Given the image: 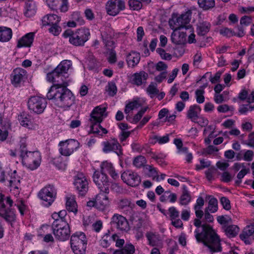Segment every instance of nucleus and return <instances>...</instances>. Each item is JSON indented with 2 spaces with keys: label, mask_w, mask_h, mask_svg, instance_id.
<instances>
[{
  "label": "nucleus",
  "mask_w": 254,
  "mask_h": 254,
  "mask_svg": "<svg viewBox=\"0 0 254 254\" xmlns=\"http://www.w3.org/2000/svg\"><path fill=\"white\" fill-rule=\"evenodd\" d=\"M194 225L196 227L194 233L197 242L203 243L211 253L221 251L220 239L210 225H201V221L199 218L194 219Z\"/></svg>",
  "instance_id": "f257e3e1"
},
{
  "label": "nucleus",
  "mask_w": 254,
  "mask_h": 254,
  "mask_svg": "<svg viewBox=\"0 0 254 254\" xmlns=\"http://www.w3.org/2000/svg\"><path fill=\"white\" fill-rule=\"evenodd\" d=\"M47 97L50 100H54L58 106L65 110L68 109L74 103L75 101L72 93L65 87L51 86Z\"/></svg>",
  "instance_id": "f03ea898"
},
{
  "label": "nucleus",
  "mask_w": 254,
  "mask_h": 254,
  "mask_svg": "<svg viewBox=\"0 0 254 254\" xmlns=\"http://www.w3.org/2000/svg\"><path fill=\"white\" fill-rule=\"evenodd\" d=\"M71 66L70 61H62L53 71L47 74V80L55 83L53 86L67 87L69 82V80L67 79V71Z\"/></svg>",
  "instance_id": "7ed1b4c3"
},
{
  "label": "nucleus",
  "mask_w": 254,
  "mask_h": 254,
  "mask_svg": "<svg viewBox=\"0 0 254 254\" xmlns=\"http://www.w3.org/2000/svg\"><path fill=\"white\" fill-rule=\"evenodd\" d=\"M20 157L24 165L31 170L36 169L40 165L41 155L39 151H28L25 143L20 146Z\"/></svg>",
  "instance_id": "20e7f679"
},
{
  "label": "nucleus",
  "mask_w": 254,
  "mask_h": 254,
  "mask_svg": "<svg viewBox=\"0 0 254 254\" xmlns=\"http://www.w3.org/2000/svg\"><path fill=\"white\" fill-rule=\"evenodd\" d=\"M64 38H68L69 43L75 46H82L90 36L89 29L82 28L75 31L71 29L66 30L63 34Z\"/></svg>",
  "instance_id": "39448f33"
},
{
  "label": "nucleus",
  "mask_w": 254,
  "mask_h": 254,
  "mask_svg": "<svg viewBox=\"0 0 254 254\" xmlns=\"http://www.w3.org/2000/svg\"><path fill=\"white\" fill-rule=\"evenodd\" d=\"M87 243L86 237L83 232H76L71 236V248L75 254H85Z\"/></svg>",
  "instance_id": "423d86ee"
},
{
  "label": "nucleus",
  "mask_w": 254,
  "mask_h": 254,
  "mask_svg": "<svg viewBox=\"0 0 254 254\" xmlns=\"http://www.w3.org/2000/svg\"><path fill=\"white\" fill-rule=\"evenodd\" d=\"M52 227L54 235L59 240L64 241L69 237L70 231L67 222L63 221L61 219L54 221Z\"/></svg>",
  "instance_id": "0eeeda50"
},
{
  "label": "nucleus",
  "mask_w": 254,
  "mask_h": 254,
  "mask_svg": "<svg viewBox=\"0 0 254 254\" xmlns=\"http://www.w3.org/2000/svg\"><path fill=\"white\" fill-rule=\"evenodd\" d=\"M192 12L191 10H188L186 12L182 13L179 16L173 15L169 21L170 28L172 29H181L185 28L186 29L191 28L189 23L191 16Z\"/></svg>",
  "instance_id": "6e6552de"
},
{
  "label": "nucleus",
  "mask_w": 254,
  "mask_h": 254,
  "mask_svg": "<svg viewBox=\"0 0 254 254\" xmlns=\"http://www.w3.org/2000/svg\"><path fill=\"white\" fill-rule=\"evenodd\" d=\"M47 105L46 99L38 96L31 97L27 102L29 110L37 114H42L46 108Z\"/></svg>",
  "instance_id": "1a4fd4ad"
},
{
  "label": "nucleus",
  "mask_w": 254,
  "mask_h": 254,
  "mask_svg": "<svg viewBox=\"0 0 254 254\" xmlns=\"http://www.w3.org/2000/svg\"><path fill=\"white\" fill-rule=\"evenodd\" d=\"M59 146L60 153L62 155L67 157L71 155L79 148L80 143L77 140L68 139L60 141Z\"/></svg>",
  "instance_id": "9d476101"
},
{
  "label": "nucleus",
  "mask_w": 254,
  "mask_h": 254,
  "mask_svg": "<svg viewBox=\"0 0 254 254\" xmlns=\"http://www.w3.org/2000/svg\"><path fill=\"white\" fill-rule=\"evenodd\" d=\"M57 192L53 186H48L43 188L39 192V198L44 202L43 203L46 206H50L54 201Z\"/></svg>",
  "instance_id": "9b49d317"
},
{
  "label": "nucleus",
  "mask_w": 254,
  "mask_h": 254,
  "mask_svg": "<svg viewBox=\"0 0 254 254\" xmlns=\"http://www.w3.org/2000/svg\"><path fill=\"white\" fill-rule=\"evenodd\" d=\"M74 185L80 195H84L88 190V181L86 176L78 172L74 177Z\"/></svg>",
  "instance_id": "f8f14e48"
},
{
  "label": "nucleus",
  "mask_w": 254,
  "mask_h": 254,
  "mask_svg": "<svg viewBox=\"0 0 254 254\" xmlns=\"http://www.w3.org/2000/svg\"><path fill=\"white\" fill-rule=\"evenodd\" d=\"M93 180L100 190L109 193L110 183L105 174L95 171L93 175Z\"/></svg>",
  "instance_id": "ddd939ff"
},
{
  "label": "nucleus",
  "mask_w": 254,
  "mask_h": 254,
  "mask_svg": "<svg viewBox=\"0 0 254 254\" xmlns=\"http://www.w3.org/2000/svg\"><path fill=\"white\" fill-rule=\"evenodd\" d=\"M27 78L26 70L21 67H17L13 70L10 74V81L14 87H19Z\"/></svg>",
  "instance_id": "4468645a"
},
{
  "label": "nucleus",
  "mask_w": 254,
  "mask_h": 254,
  "mask_svg": "<svg viewBox=\"0 0 254 254\" xmlns=\"http://www.w3.org/2000/svg\"><path fill=\"white\" fill-rule=\"evenodd\" d=\"M121 179L125 183L132 187L138 186L141 182L140 177L131 170L124 172L121 175Z\"/></svg>",
  "instance_id": "2eb2a0df"
},
{
  "label": "nucleus",
  "mask_w": 254,
  "mask_h": 254,
  "mask_svg": "<svg viewBox=\"0 0 254 254\" xmlns=\"http://www.w3.org/2000/svg\"><path fill=\"white\" fill-rule=\"evenodd\" d=\"M125 2L123 0H110L106 4L107 13L112 16H116L119 12L125 9Z\"/></svg>",
  "instance_id": "dca6fc26"
},
{
  "label": "nucleus",
  "mask_w": 254,
  "mask_h": 254,
  "mask_svg": "<svg viewBox=\"0 0 254 254\" xmlns=\"http://www.w3.org/2000/svg\"><path fill=\"white\" fill-rule=\"evenodd\" d=\"M111 224L118 231L127 232L129 230V226L126 217L116 213L111 218Z\"/></svg>",
  "instance_id": "f3484780"
},
{
  "label": "nucleus",
  "mask_w": 254,
  "mask_h": 254,
  "mask_svg": "<svg viewBox=\"0 0 254 254\" xmlns=\"http://www.w3.org/2000/svg\"><path fill=\"white\" fill-rule=\"evenodd\" d=\"M3 200L4 195L0 192V217L8 223H11L15 220V214L11 209L6 208Z\"/></svg>",
  "instance_id": "a211bd4d"
},
{
  "label": "nucleus",
  "mask_w": 254,
  "mask_h": 254,
  "mask_svg": "<svg viewBox=\"0 0 254 254\" xmlns=\"http://www.w3.org/2000/svg\"><path fill=\"white\" fill-rule=\"evenodd\" d=\"M102 144V150L104 153H108L113 151L119 156L123 154L122 146L115 138L104 141Z\"/></svg>",
  "instance_id": "6ab92c4d"
},
{
  "label": "nucleus",
  "mask_w": 254,
  "mask_h": 254,
  "mask_svg": "<svg viewBox=\"0 0 254 254\" xmlns=\"http://www.w3.org/2000/svg\"><path fill=\"white\" fill-rule=\"evenodd\" d=\"M107 108L102 105L96 107L90 114V123H101L107 116Z\"/></svg>",
  "instance_id": "aec40b11"
},
{
  "label": "nucleus",
  "mask_w": 254,
  "mask_h": 254,
  "mask_svg": "<svg viewBox=\"0 0 254 254\" xmlns=\"http://www.w3.org/2000/svg\"><path fill=\"white\" fill-rule=\"evenodd\" d=\"M180 29H174L171 34V41L177 45H183L187 41V34L184 31H179Z\"/></svg>",
  "instance_id": "412c9836"
},
{
  "label": "nucleus",
  "mask_w": 254,
  "mask_h": 254,
  "mask_svg": "<svg viewBox=\"0 0 254 254\" xmlns=\"http://www.w3.org/2000/svg\"><path fill=\"white\" fill-rule=\"evenodd\" d=\"M146 237L150 246L158 247L162 244L163 238L158 233L148 232L146 234Z\"/></svg>",
  "instance_id": "4be33fe9"
},
{
  "label": "nucleus",
  "mask_w": 254,
  "mask_h": 254,
  "mask_svg": "<svg viewBox=\"0 0 254 254\" xmlns=\"http://www.w3.org/2000/svg\"><path fill=\"white\" fill-rule=\"evenodd\" d=\"M34 38V33L30 32L22 37L18 41L17 47H30L32 44Z\"/></svg>",
  "instance_id": "5701e85b"
},
{
  "label": "nucleus",
  "mask_w": 254,
  "mask_h": 254,
  "mask_svg": "<svg viewBox=\"0 0 254 254\" xmlns=\"http://www.w3.org/2000/svg\"><path fill=\"white\" fill-rule=\"evenodd\" d=\"M20 183V178L17 175L16 171L14 170L11 173L9 180V186L10 188V190H15L16 193L18 192Z\"/></svg>",
  "instance_id": "b1692460"
},
{
  "label": "nucleus",
  "mask_w": 254,
  "mask_h": 254,
  "mask_svg": "<svg viewBox=\"0 0 254 254\" xmlns=\"http://www.w3.org/2000/svg\"><path fill=\"white\" fill-rule=\"evenodd\" d=\"M100 192L97 194L96 199L97 200V204H99L98 208L104 210L109 204V201L107 194L109 193L100 190Z\"/></svg>",
  "instance_id": "393cba45"
},
{
  "label": "nucleus",
  "mask_w": 254,
  "mask_h": 254,
  "mask_svg": "<svg viewBox=\"0 0 254 254\" xmlns=\"http://www.w3.org/2000/svg\"><path fill=\"white\" fill-rule=\"evenodd\" d=\"M12 31L11 28L0 26V42L5 43L9 42L12 37Z\"/></svg>",
  "instance_id": "a878e982"
},
{
  "label": "nucleus",
  "mask_w": 254,
  "mask_h": 254,
  "mask_svg": "<svg viewBox=\"0 0 254 254\" xmlns=\"http://www.w3.org/2000/svg\"><path fill=\"white\" fill-rule=\"evenodd\" d=\"M41 21L43 26L52 25L59 23L61 17L56 14H47L42 18Z\"/></svg>",
  "instance_id": "bb28decb"
},
{
  "label": "nucleus",
  "mask_w": 254,
  "mask_h": 254,
  "mask_svg": "<svg viewBox=\"0 0 254 254\" xmlns=\"http://www.w3.org/2000/svg\"><path fill=\"white\" fill-rule=\"evenodd\" d=\"M201 111V109L198 105H193L190 106L187 112V117L193 122H196L198 119V114Z\"/></svg>",
  "instance_id": "cd10ccee"
},
{
  "label": "nucleus",
  "mask_w": 254,
  "mask_h": 254,
  "mask_svg": "<svg viewBox=\"0 0 254 254\" xmlns=\"http://www.w3.org/2000/svg\"><path fill=\"white\" fill-rule=\"evenodd\" d=\"M127 62L129 66L134 67L140 61V55L135 52H131L127 56Z\"/></svg>",
  "instance_id": "c85d7f7f"
},
{
  "label": "nucleus",
  "mask_w": 254,
  "mask_h": 254,
  "mask_svg": "<svg viewBox=\"0 0 254 254\" xmlns=\"http://www.w3.org/2000/svg\"><path fill=\"white\" fill-rule=\"evenodd\" d=\"M66 208L68 211L76 214L77 211V205L73 195H69L66 197Z\"/></svg>",
  "instance_id": "c756f323"
},
{
  "label": "nucleus",
  "mask_w": 254,
  "mask_h": 254,
  "mask_svg": "<svg viewBox=\"0 0 254 254\" xmlns=\"http://www.w3.org/2000/svg\"><path fill=\"white\" fill-rule=\"evenodd\" d=\"M148 74L144 71L134 73L131 77L132 82L136 85H140L143 81L146 80Z\"/></svg>",
  "instance_id": "7c9ffc66"
},
{
  "label": "nucleus",
  "mask_w": 254,
  "mask_h": 254,
  "mask_svg": "<svg viewBox=\"0 0 254 254\" xmlns=\"http://www.w3.org/2000/svg\"><path fill=\"white\" fill-rule=\"evenodd\" d=\"M191 200L190 192L186 188H184L182 194L179 198V203L181 205H187Z\"/></svg>",
  "instance_id": "2f4dec72"
},
{
  "label": "nucleus",
  "mask_w": 254,
  "mask_h": 254,
  "mask_svg": "<svg viewBox=\"0 0 254 254\" xmlns=\"http://www.w3.org/2000/svg\"><path fill=\"white\" fill-rule=\"evenodd\" d=\"M36 12V6L35 2L28 0L25 4V11L24 12L26 16L30 17L33 16Z\"/></svg>",
  "instance_id": "473e14b6"
},
{
  "label": "nucleus",
  "mask_w": 254,
  "mask_h": 254,
  "mask_svg": "<svg viewBox=\"0 0 254 254\" xmlns=\"http://www.w3.org/2000/svg\"><path fill=\"white\" fill-rule=\"evenodd\" d=\"M210 24L207 21L200 22L197 25V32L198 35L203 36L207 33L210 28Z\"/></svg>",
  "instance_id": "72a5a7b5"
},
{
  "label": "nucleus",
  "mask_w": 254,
  "mask_h": 254,
  "mask_svg": "<svg viewBox=\"0 0 254 254\" xmlns=\"http://www.w3.org/2000/svg\"><path fill=\"white\" fill-rule=\"evenodd\" d=\"M143 104L142 101L140 99H136L130 102L127 104L125 108V112L126 114H128L130 111L138 109Z\"/></svg>",
  "instance_id": "f704fd0d"
},
{
  "label": "nucleus",
  "mask_w": 254,
  "mask_h": 254,
  "mask_svg": "<svg viewBox=\"0 0 254 254\" xmlns=\"http://www.w3.org/2000/svg\"><path fill=\"white\" fill-rule=\"evenodd\" d=\"M177 199V195L175 193H172L170 191H166L164 194L160 197V200L161 202L166 201L169 200L171 203H174Z\"/></svg>",
  "instance_id": "c9c22d12"
},
{
  "label": "nucleus",
  "mask_w": 254,
  "mask_h": 254,
  "mask_svg": "<svg viewBox=\"0 0 254 254\" xmlns=\"http://www.w3.org/2000/svg\"><path fill=\"white\" fill-rule=\"evenodd\" d=\"M199 6L204 10H209L215 6L214 0H197Z\"/></svg>",
  "instance_id": "e433bc0d"
},
{
  "label": "nucleus",
  "mask_w": 254,
  "mask_h": 254,
  "mask_svg": "<svg viewBox=\"0 0 254 254\" xmlns=\"http://www.w3.org/2000/svg\"><path fill=\"white\" fill-rule=\"evenodd\" d=\"M134 251V247L132 245L127 244L123 249L115 251L113 254H133Z\"/></svg>",
  "instance_id": "4c0bfd02"
},
{
  "label": "nucleus",
  "mask_w": 254,
  "mask_h": 254,
  "mask_svg": "<svg viewBox=\"0 0 254 254\" xmlns=\"http://www.w3.org/2000/svg\"><path fill=\"white\" fill-rule=\"evenodd\" d=\"M18 120L21 126L31 128V121L27 114L24 113L21 114L18 116Z\"/></svg>",
  "instance_id": "58836bf2"
},
{
  "label": "nucleus",
  "mask_w": 254,
  "mask_h": 254,
  "mask_svg": "<svg viewBox=\"0 0 254 254\" xmlns=\"http://www.w3.org/2000/svg\"><path fill=\"white\" fill-rule=\"evenodd\" d=\"M225 231L229 237H235L239 232V228L235 225H229L226 227Z\"/></svg>",
  "instance_id": "ea45409f"
},
{
  "label": "nucleus",
  "mask_w": 254,
  "mask_h": 254,
  "mask_svg": "<svg viewBox=\"0 0 254 254\" xmlns=\"http://www.w3.org/2000/svg\"><path fill=\"white\" fill-rule=\"evenodd\" d=\"M217 200L215 198H211L209 200L208 207L205 210L214 213L217 211Z\"/></svg>",
  "instance_id": "a19ab883"
},
{
  "label": "nucleus",
  "mask_w": 254,
  "mask_h": 254,
  "mask_svg": "<svg viewBox=\"0 0 254 254\" xmlns=\"http://www.w3.org/2000/svg\"><path fill=\"white\" fill-rule=\"evenodd\" d=\"M146 163L145 158L141 155L134 158L133 161V165L136 168H140L143 166Z\"/></svg>",
  "instance_id": "79ce46f5"
},
{
  "label": "nucleus",
  "mask_w": 254,
  "mask_h": 254,
  "mask_svg": "<svg viewBox=\"0 0 254 254\" xmlns=\"http://www.w3.org/2000/svg\"><path fill=\"white\" fill-rule=\"evenodd\" d=\"M147 92L151 98L154 97L159 92L156 85L153 83L150 84L146 89Z\"/></svg>",
  "instance_id": "37998d69"
},
{
  "label": "nucleus",
  "mask_w": 254,
  "mask_h": 254,
  "mask_svg": "<svg viewBox=\"0 0 254 254\" xmlns=\"http://www.w3.org/2000/svg\"><path fill=\"white\" fill-rule=\"evenodd\" d=\"M66 211L65 210L60 211L58 213H54L52 216V218L55 220L54 221H57L61 219L62 221L67 222L66 220Z\"/></svg>",
  "instance_id": "c03bdc74"
},
{
  "label": "nucleus",
  "mask_w": 254,
  "mask_h": 254,
  "mask_svg": "<svg viewBox=\"0 0 254 254\" xmlns=\"http://www.w3.org/2000/svg\"><path fill=\"white\" fill-rule=\"evenodd\" d=\"M254 225H250L247 226L243 230L242 233L240 235H242V237L245 238V236L250 237L252 235H254Z\"/></svg>",
  "instance_id": "a18cd8bd"
},
{
  "label": "nucleus",
  "mask_w": 254,
  "mask_h": 254,
  "mask_svg": "<svg viewBox=\"0 0 254 254\" xmlns=\"http://www.w3.org/2000/svg\"><path fill=\"white\" fill-rule=\"evenodd\" d=\"M128 3L130 8L134 10H138L142 6V3L138 0H129Z\"/></svg>",
  "instance_id": "49530a36"
},
{
  "label": "nucleus",
  "mask_w": 254,
  "mask_h": 254,
  "mask_svg": "<svg viewBox=\"0 0 254 254\" xmlns=\"http://www.w3.org/2000/svg\"><path fill=\"white\" fill-rule=\"evenodd\" d=\"M106 91L109 95L114 96L117 93V89L114 82H109L106 86Z\"/></svg>",
  "instance_id": "de8ad7c7"
},
{
  "label": "nucleus",
  "mask_w": 254,
  "mask_h": 254,
  "mask_svg": "<svg viewBox=\"0 0 254 254\" xmlns=\"http://www.w3.org/2000/svg\"><path fill=\"white\" fill-rule=\"evenodd\" d=\"M156 52L160 55L161 59L163 60L170 61L172 58V56L171 54L166 53L165 51L162 48H157L156 49Z\"/></svg>",
  "instance_id": "09e8293b"
},
{
  "label": "nucleus",
  "mask_w": 254,
  "mask_h": 254,
  "mask_svg": "<svg viewBox=\"0 0 254 254\" xmlns=\"http://www.w3.org/2000/svg\"><path fill=\"white\" fill-rule=\"evenodd\" d=\"M102 173L105 174L109 173L113 168V165L111 163L108 161L103 162L101 165Z\"/></svg>",
  "instance_id": "8fccbe9b"
},
{
  "label": "nucleus",
  "mask_w": 254,
  "mask_h": 254,
  "mask_svg": "<svg viewBox=\"0 0 254 254\" xmlns=\"http://www.w3.org/2000/svg\"><path fill=\"white\" fill-rule=\"evenodd\" d=\"M71 18L74 20L79 25H83L84 23V20L78 12H74L71 15Z\"/></svg>",
  "instance_id": "3c124183"
},
{
  "label": "nucleus",
  "mask_w": 254,
  "mask_h": 254,
  "mask_svg": "<svg viewBox=\"0 0 254 254\" xmlns=\"http://www.w3.org/2000/svg\"><path fill=\"white\" fill-rule=\"evenodd\" d=\"M111 243V238L109 234H105L100 240L101 245L104 248L109 247Z\"/></svg>",
  "instance_id": "603ef678"
},
{
  "label": "nucleus",
  "mask_w": 254,
  "mask_h": 254,
  "mask_svg": "<svg viewBox=\"0 0 254 254\" xmlns=\"http://www.w3.org/2000/svg\"><path fill=\"white\" fill-rule=\"evenodd\" d=\"M204 93V91L203 89H197L195 91V96H196V102L201 104L204 102V97L203 94Z\"/></svg>",
  "instance_id": "864d4df0"
},
{
  "label": "nucleus",
  "mask_w": 254,
  "mask_h": 254,
  "mask_svg": "<svg viewBox=\"0 0 254 254\" xmlns=\"http://www.w3.org/2000/svg\"><path fill=\"white\" fill-rule=\"evenodd\" d=\"M168 211L171 220H173L179 217V212L175 207H170L169 208Z\"/></svg>",
  "instance_id": "5fc2aeb1"
},
{
  "label": "nucleus",
  "mask_w": 254,
  "mask_h": 254,
  "mask_svg": "<svg viewBox=\"0 0 254 254\" xmlns=\"http://www.w3.org/2000/svg\"><path fill=\"white\" fill-rule=\"evenodd\" d=\"M62 157L61 156H59L57 158H56L53 159V162L54 165H56V167H57L59 169H64L66 164L64 163H62L61 161L62 160Z\"/></svg>",
  "instance_id": "6e6d98bb"
},
{
  "label": "nucleus",
  "mask_w": 254,
  "mask_h": 254,
  "mask_svg": "<svg viewBox=\"0 0 254 254\" xmlns=\"http://www.w3.org/2000/svg\"><path fill=\"white\" fill-rule=\"evenodd\" d=\"M51 26V27L49 28V32L55 36L58 35L62 30L59 23H56Z\"/></svg>",
  "instance_id": "4d7b16f0"
},
{
  "label": "nucleus",
  "mask_w": 254,
  "mask_h": 254,
  "mask_svg": "<svg viewBox=\"0 0 254 254\" xmlns=\"http://www.w3.org/2000/svg\"><path fill=\"white\" fill-rule=\"evenodd\" d=\"M220 33L223 36L231 37L235 35V32L228 28H223L220 29Z\"/></svg>",
  "instance_id": "13d9d810"
},
{
  "label": "nucleus",
  "mask_w": 254,
  "mask_h": 254,
  "mask_svg": "<svg viewBox=\"0 0 254 254\" xmlns=\"http://www.w3.org/2000/svg\"><path fill=\"white\" fill-rule=\"evenodd\" d=\"M48 6L52 10L57 9L59 5V0H44Z\"/></svg>",
  "instance_id": "bf43d9fd"
},
{
  "label": "nucleus",
  "mask_w": 254,
  "mask_h": 254,
  "mask_svg": "<svg viewBox=\"0 0 254 254\" xmlns=\"http://www.w3.org/2000/svg\"><path fill=\"white\" fill-rule=\"evenodd\" d=\"M253 110H254L253 107L250 104L241 105L239 109V111L241 114H245L247 112Z\"/></svg>",
  "instance_id": "052dcab7"
},
{
  "label": "nucleus",
  "mask_w": 254,
  "mask_h": 254,
  "mask_svg": "<svg viewBox=\"0 0 254 254\" xmlns=\"http://www.w3.org/2000/svg\"><path fill=\"white\" fill-rule=\"evenodd\" d=\"M91 126V131L93 133L100 134L101 126V123H90Z\"/></svg>",
  "instance_id": "680f3d73"
},
{
  "label": "nucleus",
  "mask_w": 254,
  "mask_h": 254,
  "mask_svg": "<svg viewBox=\"0 0 254 254\" xmlns=\"http://www.w3.org/2000/svg\"><path fill=\"white\" fill-rule=\"evenodd\" d=\"M217 110L220 113H226L229 111H233V106H229L227 104H223L218 106Z\"/></svg>",
  "instance_id": "e2e57ef3"
},
{
  "label": "nucleus",
  "mask_w": 254,
  "mask_h": 254,
  "mask_svg": "<svg viewBox=\"0 0 254 254\" xmlns=\"http://www.w3.org/2000/svg\"><path fill=\"white\" fill-rule=\"evenodd\" d=\"M130 201L127 198H123L118 202V207L121 209H124L130 205Z\"/></svg>",
  "instance_id": "0e129e2a"
},
{
  "label": "nucleus",
  "mask_w": 254,
  "mask_h": 254,
  "mask_svg": "<svg viewBox=\"0 0 254 254\" xmlns=\"http://www.w3.org/2000/svg\"><path fill=\"white\" fill-rule=\"evenodd\" d=\"M156 70L158 71H167L168 65L163 62H159L155 65Z\"/></svg>",
  "instance_id": "69168bd1"
},
{
  "label": "nucleus",
  "mask_w": 254,
  "mask_h": 254,
  "mask_svg": "<svg viewBox=\"0 0 254 254\" xmlns=\"http://www.w3.org/2000/svg\"><path fill=\"white\" fill-rule=\"evenodd\" d=\"M220 202L223 205V208L228 210L231 208L230 200L226 197H222L220 199Z\"/></svg>",
  "instance_id": "338daca9"
},
{
  "label": "nucleus",
  "mask_w": 254,
  "mask_h": 254,
  "mask_svg": "<svg viewBox=\"0 0 254 254\" xmlns=\"http://www.w3.org/2000/svg\"><path fill=\"white\" fill-rule=\"evenodd\" d=\"M246 144L254 148V132H252L249 135L248 139L246 141Z\"/></svg>",
  "instance_id": "774afa93"
}]
</instances>
